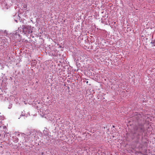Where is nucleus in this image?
Wrapping results in <instances>:
<instances>
[{
	"instance_id": "nucleus-1",
	"label": "nucleus",
	"mask_w": 155,
	"mask_h": 155,
	"mask_svg": "<svg viewBox=\"0 0 155 155\" xmlns=\"http://www.w3.org/2000/svg\"><path fill=\"white\" fill-rule=\"evenodd\" d=\"M23 32L25 34H29L32 32V29L31 26L25 25L23 26Z\"/></svg>"
},
{
	"instance_id": "nucleus-2",
	"label": "nucleus",
	"mask_w": 155,
	"mask_h": 155,
	"mask_svg": "<svg viewBox=\"0 0 155 155\" xmlns=\"http://www.w3.org/2000/svg\"><path fill=\"white\" fill-rule=\"evenodd\" d=\"M28 134L30 136L32 141H33V139H34V138L36 136V132L34 130H30L29 133H28Z\"/></svg>"
},
{
	"instance_id": "nucleus-3",
	"label": "nucleus",
	"mask_w": 155,
	"mask_h": 155,
	"mask_svg": "<svg viewBox=\"0 0 155 155\" xmlns=\"http://www.w3.org/2000/svg\"><path fill=\"white\" fill-rule=\"evenodd\" d=\"M27 134H23V136L25 138V141L26 142L28 141L29 140H31V137H30V136L29 135H28V133H26Z\"/></svg>"
},
{
	"instance_id": "nucleus-4",
	"label": "nucleus",
	"mask_w": 155,
	"mask_h": 155,
	"mask_svg": "<svg viewBox=\"0 0 155 155\" xmlns=\"http://www.w3.org/2000/svg\"><path fill=\"white\" fill-rule=\"evenodd\" d=\"M2 116H0V127H1V125L2 124Z\"/></svg>"
},
{
	"instance_id": "nucleus-5",
	"label": "nucleus",
	"mask_w": 155,
	"mask_h": 155,
	"mask_svg": "<svg viewBox=\"0 0 155 155\" xmlns=\"http://www.w3.org/2000/svg\"><path fill=\"white\" fill-rule=\"evenodd\" d=\"M141 130L142 132H143L144 131V129L143 128L141 127Z\"/></svg>"
},
{
	"instance_id": "nucleus-6",
	"label": "nucleus",
	"mask_w": 155,
	"mask_h": 155,
	"mask_svg": "<svg viewBox=\"0 0 155 155\" xmlns=\"http://www.w3.org/2000/svg\"><path fill=\"white\" fill-rule=\"evenodd\" d=\"M21 115H22V116H24L25 115L24 114H23V112H22Z\"/></svg>"
},
{
	"instance_id": "nucleus-7",
	"label": "nucleus",
	"mask_w": 155,
	"mask_h": 155,
	"mask_svg": "<svg viewBox=\"0 0 155 155\" xmlns=\"http://www.w3.org/2000/svg\"><path fill=\"white\" fill-rule=\"evenodd\" d=\"M87 83H88V81H87Z\"/></svg>"
}]
</instances>
